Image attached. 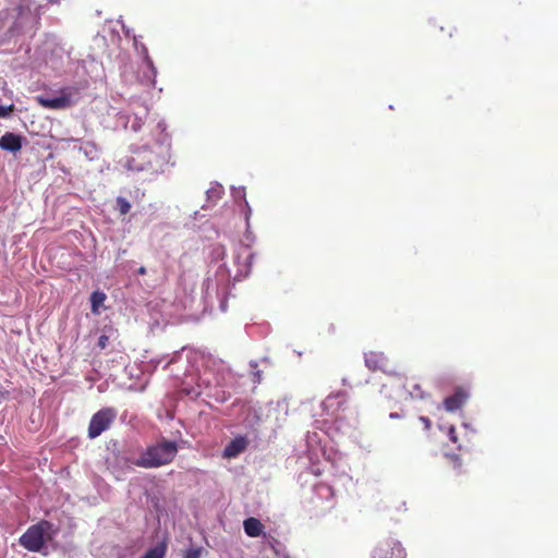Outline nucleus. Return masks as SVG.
Here are the masks:
<instances>
[{"mask_svg":"<svg viewBox=\"0 0 558 558\" xmlns=\"http://www.w3.org/2000/svg\"><path fill=\"white\" fill-rule=\"evenodd\" d=\"M246 207H247V211H246V220H248V217H250V214H251V208L248 207V205L246 204Z\"/></svg>","mask_w":558,"mask_h":558,"instance_id":"obj_26","label":"nucleus"},{"mask_svg":"<svg viewBox=\"0 0 558 558\" xmlns=\"http://www.w3.org/2000/svg\"><path fill=\"white\" fill-rule=\"evenodd\" d=\"M372 558H383V553L380 548H376L373 553Z\"/></svg>","mask_w":558,"mask_h":558,"instance_id":"obj_22","label":"nucleus"},{"mask_svg":"<svg viewBox=\"0 0 558 558\" xmlns=\"http://www.w3.org/2000/svg\"><path fill=\"white\" fill-rule=\"evenodd\" d=\"M52 527V524L49 521L43 520L37 524L29 526L25 533L20 537V544L25 549L39 553L45 545V535Z\"/></svg>","mask_w":558,"mask_h":558,"instance_id":"obj_2","label":"nucleus"},{"mask_svg":"<svg viewBox=\"0 0 558 558\" xmlns=\"http://www.w3.org/2000/svg\"><path fill=\"white\" fill-rule=\"evenodd\" d=\"M421 421L425 424V427L426 428H429L430 426V421L427 418V417H421Z\"/></svg>","mask_w":558,"mask_h":558,"instance_id":"obj_23","label":"nucleus"},{"mask_svg":"<svg viewBox=\"0 0 558 558\" xmlns=\"http://www.w3.org/2000/svg\"><path fill=\"white\" fill-rule=\"evenodd\" d=\"M324 423L329 425L330 429L345 434L355 421L353 412L347 404L344 392L331 393L322 402Z\"/></svg>","mask_w":558,"mask_h":558,"instance_id":"obj_1","label":"nucleus"},{"mask_svg":"<svg viewBox=\"0 0 558 558\" xmlns=\"http://www.w3.org/2000/svg\"><path fill=\"white\" fill-rule=\"evenodd\" d=\"M11 110H12V106L9 108L0 106V118L7 117L9 114V111H11Z\"/></svg>","mask_w":558,"mask_h":558,"instance_id":"obj_20","label":"nucleus"},{"mask_svg":"<svg viewBox=\"0 0 558 558\" xmlns=\"http://www.w3.org/2000/svg\"><path fill=\"white\" fill-rule=\"evenodd\" d=\"M163 137H165V138H163V141L166 142V148H167V150H169V148H170V142H169V140H168V136H167V135H165Z\"/></svg>","mask_w":558,"mask_h":558,"instance_id":"obj_25","label":"nucleus"},{"mask_svg":"<svg viewBox=\"0 0 558 558\" xmlns=\"http://www.w3.org/2000/svg\"><path fill=\"white\" fill-rule=\"evenodd\" d=\"M243 529L247 536L250 537H258L264 532L263 523L256 518H247L243 522Z\"/></svg>","mask_w":558,"mask_h":558,"instance_id":"obj_8","label":"nucleus"},{"mask_svg":"<svg viewBox=\"0 0 558 558\" xmlns=\"http://www.w3.org/2000/svg\"><path fill=\"white\" fill-rule=\"evenodd\" d=\"M247 445L248 439L245 436H236L226 446L223 453H241L246 450Z\"/></svg>","mask_w":558,"mask_h":558,"instance_id":"obj_9","label":"nucleus"},{"mask_svg":"<svg viewBox=\"0 0 558 558\" xmlns=\"http://www.w3.org/2000/svg\"><path fill=\"white\" fill-rule=\"evenodd\" d=\"M165 554L166 546L163 544H158L155 547L148 549L142 558H163Z\"/></svg>","mask_w":558,"mask_h":558,"instance_id":"obj_17","label":"nucleus"},{"mask_svg":"<svg viewBox=\"0 0 558 558\" xmlns=\"http://www.w3.org/2000/svg\"><path fill=\"white\" fill-rule=\"evenodd\" d=\"M146 59H147V63H148V65H149L151 69H154L153 61H151L148 57H147Z\"/></svg>","mask_w":558,"mask_h":558,"instance_id":"obj_27","label":"nucleus"},{"mask_svg":"<svg viewBox=\"0 0 558 558\" xmlns=\"http://www.w3.org/2000/svg\"><path fill=\"white\" fill-rule=\"evenodd\" d=\"M365 364L371 371H377L380 368L381 356L375 352L365 354Z\"/></svg>","mask_w":558,"mask_h":558,"instance_id":"obj_15","label":"nucleus"},{"mask_svg":"<svg viewBox=\"0 0 558 558\" xmlns=\"http://www.w3.org/2000/svg\"><path fill=\"white\" fill-rule=\"evenodd\" d=\"M116 203H117V209L119 210V213L121 215H126L130 213L131 203L126 198L119 196V197H117Z\"/></svg>","mask_w":558,"mask_h":558,"instance_id":"obj_18","label":"nucleus"},{"mask_svg":"<svg viewBox=\"0 0 558 558\" xmlns=\"http://www.w3.org/2000/svg\"><path fill=\"white\" fill-rule=\"evenodd\" d=\"M22 140L23 137L21 135L7 132L0 138V148L11 153H16L22 148Z\"/></svg>","mask_w":558,"mask_h":558,"instance_id":"obj_7","label":"nucleus"},{"mask_svg":"<svg viewBox=\"0 0 558 558\" xmlns=\"http://www.w3.org/2000/svg\"><path fill=\"white\" fill-rule=\"evenodd\" d=\"M207 194H208V197H217V198L220 197V191L217 189H213V190L208 191Z\"/></svg>","mask_w":558,"mask_h":558,"instance_id":"obj_21","label":"nucleus"},{"mask_svg":"<svg viewBox=\"0 0 558 558\" xmlns=\"http://www.w3.org/2000/svg\"><path fill=\"white\" fill-rule=\"evenodd\" d=\"M178 446L175 441L162 439L155 448L148 449L147 453H175Z\"/></svg>","mask_w":558,"mask_h":558,"instance_id":"obj_11","label":"nucleus"},{"mask_svg":"<svg viewBox=\"0 0 558 558\" xmlns=\"http://www.w3.org/2000/svg\"><path fill=\"white\" fill-rule=\"evenodd\" d=\"M108 335L104 333L98 338L97 347L99 350H105L109 345V341L111 338H117L118 332L113 328L108 329Z\"/></svg>","mask_w":558,"mask_h":558,"instance_id":"obj_16","label":"nucleus"},{"mask_svg":"<svg viewBox=\"0 0 558 558\" xmlns=\"http://www.w3.org/2000/svg\"><path fill=\"white\" fill-rule=\"evenodd\" d=\"M137 274H138V275H145V274H146V268H145L144 266L140 267V268L137 269Z\"/></svg>","mask_w":558,"mask_h":558,"instance_id":"obj_24","label":"nucleus"},{"mask_svg":"<svg viewBox=\"0 0 558 558\" xmlns=\"http://www.w3.org/2000/svg\"><path fill=\"white\" fill-rule=\"evenodd\" d=\"M329 457H330V456L323 454V458H325V462H328V461H329V459H327V458H329Z\"/></svg>","mask_w":558,"mask_h":558,"instance_id":"obj_28","label":"nucleus"},{"mask_svg":"<svg viewBox=\"0 0 558 558\" xmlns=\"http://www.w3.org/2000/svg\"><path fill=\"white\" fill-rule=\"evenodd\" d=\"M314 494L318 498L326 499V500H330L333 496L332 488L325 483H319V484L315 485Z\"/></svg>","mask_w":558,"mask_h":558,"instance_id":"obj_14","label":"nucleus"},{"mask_svg":"<svg viewBox=\"0 0 558 558\" xmlns=\"http://www.w3.org/2000/svg\"><path fill=\"white\" fill-rule=\"evenodd\" d=\"M469 398V393L463 388H457L454 392L445 398L444 407L448 412H454L462 408Z\"/></svg>","mask_w":558,"mask_h":558,"instance_id":"obj_6","label":"nucleus"},{"mask_svg":"<svg viewBox=\"0 0 558 558\" xmlns=\"http://www.w3.org/2000/svg\"><path fill=\"white\" fill-rule=\"evenodd\" d=\"M172 457L173 456H140L136 458V456H131L129 458L126 456H111L106 459V463L111 465V458L114 461L121 458V461H123L124 464H134L141 468L150 469L171 463Z\"/></svg>","mask_w":558,"mask_h":558,"instance_id":"obj_4","label":"nucleus"},{"mask_svg":"<svg viewBox=\"0 0 558 558\" xmlns=\"http://www.w3.org/2000/svg\"><path fill=\"white\" fill-rule=\"evenodd\" d=\"M35 100L43 108L51 110L66 109L73 105L71 95L66 93L64 89H62L60 95L57 97L37 96Z\"/></svg>","mask_w":558,"mask_h":558,"instance_id":"obj_5","label":"nucleus"},{"mask_svg":"<svg viewBox=\"0 0 558 558\" xmlns=\"http://www.w3.org/2000/svg\"><path fill=\"white\" fill-rule=\"evenodd\" d=\"M302 464L307 465L308 471L319 476L323 473L322 462L319 460V456H301Z\"/></svg>","mask_w":558,"mask_h":558,"instance_id":"obj_10","label":"nucleus"},{"mask_svg":"<svg viewBox=\"0 0 558 558\" xmlns=\"http://www.w3.org/2000/svg\"><path fill=\"white\" fill-rule=\"evenodd\" d=\"M106 294L101 291H94L90 295V304H92V313L95 315H99V307L104 305L106 301Z\"/></svg>","mask_w":558,"mask_h":558,"instance_id":"obj_13","label":"nucleus"},{"mask_svg":"<svg viewBox=\"0 0 558 558\" xmlns=\"http://www.w3.org/2000/svg\"><path fill=\"white\" fill-rule=\"evenodd\" d=\"M202 547H190L185 550L183 558H201Z\"/></svg>","mask_w":558,"mask_h":558,"instance_id":"obj_19","label":"nucleus"},{"mask_svg":"<svg viewBox=\"0 0 558 558\" xmlns=\"http://www.w3.org/2000/svg\"><path fill=\"white\" fill-rule=\"evenodd\" d=\"M118 416L117 409L105 407L95 412L89 421L87 435L90 439H95L104 432L111 428Z\"/></svg>","mask_w":558,"mask_h":558,"instance_id":"obj_3","label":"nucleus"},{"mask_svg":"<svg viewBox=\"0 0 558 558\" xmlns=\"http://www.w3.org/2000/svg\"><path fill=\"white\" fill-rule=\"evenodd\" d=\"M407 553L398 541H391L389 543V551L386 550V558H405Z\"/></svg>","mask_w":558,"mask_h":558,"instance_id":"obj_12","label":"nucleus"}]
</instances>
